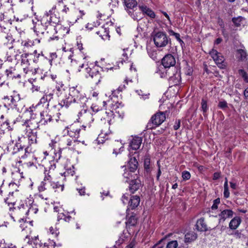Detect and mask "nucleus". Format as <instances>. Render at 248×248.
Returning a JSON list of instances; mask_svg holds the SVG:
<instances>
[{"instance_id":"nucleus-10","label":"nucleus","mask_w":248,"mask_h":248,"mask_svg":"<svg viewBox=\"0 0 248 248\" xmlns=\"http://www.w3.org/2000/svg\"><path fill=\"white\" fill-rule=\"evenodd\" d=\"M56 168V165L54 161L50 163V166L49 167L48 170H46L45 173V177L44 181L49 184L54 180V177L55 174V169Z\"/></svg>"},{"instance_id":"nucleus-3","label":"nucleus","mask_w":248,"mask_h":248,"mask_svg":"<svg viewBox=\"0 0 248 248\" xmlns=\"http://www.w3.org/2000/svg\"><path fill=\"white\" fill-rule=\"evenodd\" d=\"M87 65H85L82 64L79 66V71H81V68H83L84 67L85 72L89 74V77L92 79L93 81L95 84H98L102 78L101 74L100 72V68L98 66H93L92 68L87 66Z\"/></svg>"},{"instance_id":"nucleus-6","label":"nucleus","mask_w":248,"mask_h":248,"mask_svg":"<svg viewBox=\"0 0 248 248\" xmlns=\"http://www.w3.org/2000/svg\"><path fill=\"white\" fill-rule=\"evenodd\" d=\"M4 106L8 108V109L9 108L19 109L21 101L18 95L6 96L4 97Z\"/></svg>"},{"instance_id":"nucleus-9","label":"nucleus","mask_w":248,"mask_h":248,"mask_svg":"<svg viewBox=\"0 0 248 248\" xmlns=\"http://www.w3.org/2000/svg\"><path fill=\"white\" fill-rule=\"evenodd\" d=\"M210 55L218 67L221 69L225 67L224 58L221 53L218 52L216 50L212 49L210 52Z\"/></svg>"},{"instance_id":"nucleus-39","label":"nucleus","mask_w":248,"mask_h":248,"mask_svg":"<svg viewBox=\"0 0 248 248\" xmlns=\"http://www.w3.org/2000/svg\"><path fill=\"white\" fill-rule=\"evenodd\" d=\"M138 221V219L136 217L135 215H131L130 217L127 218V220L126 222V224L127 226H135Z\"/></svg>"},{"instance_id":"nucleus-57","label":"nucleus","mask_w":248,"mask_h":248,"mask_svg":"<svg viewBox=\"0 0 248 248\" xmlns=\"http://www.w3.org/2000/svg\"><path fill=\"white\" fill-rule=\"evenodd\" d=\"M174 36L175 37V38L177 39V40L181 44H183L184 42L180 38V35L179 33H176Z\"/></svg>"},{"instance_id":"nucleus-29","label":"nucleus","mask_w":248,"mask_h":248,"mask_svg":"<svg viewBox=\"0 0 248 248\" xmlns=\"http://www.w3.org/2000/svg\"><path fill=\"white\" fill-rule=\"evenodd\" d=\"M32 57V56L30 55L29 53H23L19 55V58L21 59V65H31V63L32 62L31 60Z\"/></svg>"},{"instance_id":"nucleus-32","label":"nucleus","mask_w":248,"mask_h":248,"mask_svg":"<svg viewBox=\"0 0 248 248\" xmlns=\"http://www.w3.org/2000/svg\"><path fill=\"white\" fill-rule=\"evenodd\" d=\"M197 237V234L194 232H189L185 234V242L186 243H190L196 240Z\"/></svg>"},{"instance_id":"nucleus-18","label":"nucleus","mask_w":248,"mask_h":248,"mask_svg":"<svg viewBox=\"0 0 248 248\" xmlns=\"http://www.w3.org/2000/svg\"><path fill=\"white\" fill-rule=\"evenodd\" d=\"M124 5L127 13H131L133 10L136 8L138 3L136 0H124Z\"/></svg>"},{"instance_id":"nucleus-33","label":"nucleus","mask_w":248,"mask_h":248,"mask_svg":"<svg viewBox=\"0 0 248 248\" xmlns=\"http://www.w3.org/2000/svg\"><path fill=\"white\" fill-rule=\"evenodd\" d=\"M14 194V192L13 191L10 192L7 197L4 199L5 203L7 204L9 206L11 205L13 207L16 204V200Z\"/></svg>"},{"instance_id":"nucleus-55","label":"nucleus","mask_w":248,"mask_h":248,"mask_svg":"<svg viewBox=\"0 0 248 248\" xmlns=\"http://www.w3.org/2000/svg\"><path fill=\"white\" fill-rule=\"evenodd\" d=\"M232 21L234 24L238 26L240 25V22L241 21V19L240 17L237 18L234 17L232 18Z\"/></svg>"},{"instance_id":"nucleus-21","label":"nucleus","mask_w":248,"mask_h":248,"mask_svg":"<svg viewBox=\"0 0 248 248\" xmlns=\"http://www.w3.org/2000/svg\"><path fill=\"white\" fill-rule=\"evenodd\" d=\"M19 58V55L13 54L7 52L6 56V60L4 64L8 66L9 62L12 63V65H16L17 63V59Z\"/></svg>"},{"instance_id":"nucleus-26","label":"nucleus","mask_w":248,"mask_h":248,"mask_svg":"<svg viewBox=\"0 0 248 248\" xmlns=\"http://www.w3.org/2000/svg\"><path fill=\"white\" fill-rule=\"evenodd\" d=\"M142 141V139L140 137L138 136L133 137L130 142V146L133 150H137L139 149Z\"/></svg>"},{"instance_id":"nucleus-4","label":"nucleus","mask_w":248,"mask_h":248,"mask_svg":"<svg viewBox=\"0 0 248 248\" xmlns=\"http://www.w3.org/2000/svg\"><path fill=\"white\" fill-rule=\"evenodd\" d=\"M166 119V115L163 112H159L154 115L147 124L148 129H152L160 125Z\"/></svg>"},{"instance_id":"nucleus-62","label":"nucleus","mask_w":248,"mask_h":248,"mask_svg":"<svg viewBox=\"0 0 248 248\" xmlns=\"http://www.w3.org/2000/svg\"><path fill=\"white\" fill-rule=\"evenodd\" d=\"M223 195H224V197L225 198H229V197L230 196V192H229V188L224 189Z\"/></svg>"},{"instance_id":"nucleus-22","label":"nucleus","mask_w":248,"mask_h":248,"mask_svg":"<svg viewBox=\"0 0 248 248\" xmlns=\"http://www.w3.org/2000/svg\"><path fill=\"white\" fill-rule=\"evenodd\" d=\"M40 116L41 119L39 122L43 124H46L53 120L52 116L49 111H43L41 112L40 113Z\"/></svg>"},{"instance_id":"nucleus-42","label":"nucleus","mask_w":248,"mask_h":248,"mask_svg":"<svg viewBox=\"0 0 248 248\" xmlns=\"http://www.w3.org/2000/svg\"><path fill=\"white\" fill-rule=\"evenodd\" d=\"M135 9L133 10L132 11H130L131 13H128V15L135 20H139L142 18V16L140 12H135Z\"/></svg>"},{"instance_id":"nucleus-1","label":"nucleus","mask_w":248,"mask_h":248,"mask_svg":"<svg viewBox=\"0 0 248 248\" xmlns=\"http://www.w3.org/2000/svg\"><path fill=\"white\" fill-rule=\"evenodd\" d=\"M87 98L80 94L77 95L76 97H74L72 94H69L67 97L62 100L59 104L62 107H65L66 108L81 107H84Z\"/></svg>"},{"instance_id":"nucleus-37","label":"nucleus","mask_w":248,"mask_h":248,"mask_svg":"<svg viewBox=\"0 0 248 248\" xmlns=\"http://www.w3.org/2000/svg\"><path fill=\"white\" fill-rule=\"evenodd\" d=\"M38 211L37 206L35 204H31L30 207L28 206L27 217L29 218V216L32 217L35 215Z\"/></svg>"},{"instance_id":"nucleus-25","label":"nucleus","mask_w":248,"mask_h":248,"mask_svg":"<svg viewBox=\"0 0 248 248\" xmlns=\"http://www.w3.org/2000/svg\"><path fill=\"white\" fill-rule=\"evenodd\" d=\"M138 7L140 10L142 12L143 15L145 14L151 18H155V14L151 9L143 4H140Z\"/></svg>"},{"instance_id":"nucleus-45","label":"nucleus","mask_w":248,"mask_h":248,"mask_svg":"<svg viewBox=\"0 0 248 248\" xmlns=\"http://www.w3.org/2000/svg\"><path fill=\"white\" fill-rule=\"evenodd\" d=\"M24 73L26 75H31L34 73L33 69L31 65H21Z\"/></svg>"},{"instance_id":"nucleus-23","label":"nucleus","mask_w":248,"mask_h":248,"mask_svg":"<svg viewBox=\"0 0 248 248\" xmlns=\"http://www.w3.org/2000/svg\"><path fill=\"white\" fill-rule=\"evenodd\" d=\"M141 186V181L139 179L132 180L129 183V189L131 193H135Z\"/></svg>"},{"instance_id":"nucleus-19","label":"nucleus","mask_w":248,"mask_h":248,"mask_svg":"<svg viewBox=\"0 0 248 248\" xmlns=\"http://www.w3.org/2000/svg\"><path fill=\"white\" fill-rule=\"evenodd\" d=\"M140 198L137 195L133 196L131 197L128 202V208L126 210V213L128 214V211L130 209L133 210L137 208L140 204Z\"/></svg>"},{"instance_id":"nucleus-60","label":"nucleus","mask_w":248,"mask_h":248,"mask_svg":"<svg viewBox=\"0 0 248 248\" xmlns=\"http://www.w3.org/2000/svg\"><path fill=\"white\" fill-rule=\"evenodd\" d=\"M128 195L124 194L123 196L122 199V201L123 203L124 204H126V203L128 201Z\"/></svg>"},{"instance_id":"nucleus-41","label":"nucleus","mask_w":248,"mask_h":248,"mask_svg":"<svg viewBox=\"0 0 248 248\" xmlns=\"http://www.w3.org/2000/svg\"><path fill=\"white\" fill-rule=\"evenodd\" d=\"M48 102V101L47 99L46 96L45 95H44L40 99L38 103H37L35 106H34V105H32V108H37V107H40L42 105H45V104H46V107L47 108L49 106V104Z\"/></svg>"},{"instance_id":"nucleus-38","label":"nucleus","mask_w":248,"mask_h":248,"mask_svg":"<svg viewBox=\"0 0 248 248\" xmlns=\"http://www.w3.org/2000/svg\"><path fill=\"white\" fill-rule=\"evenodd\" d=\"M128 163L130 171L134 172L137 169L138 166V162L136 157L131 158Z\"/></svg>"},{"instance_id":"nucleus-49","label":"nucleus","mask_w":248,"mask_h":248,"mask_svg":"<svg viewBox=\"0 0 248 248\" xmlns=\"http://www.w3.org/2000/svg\"><path fill=\"white\" fill-rule=\"evenodd\" d=\"M177 246L178 243L177 241H171L168 243L166 248H177Z\"/></svg>"},{"instance_id":"nucleus-43","label":"nucleus","mask_w":248,"mask_h":248,"mask_svg":"<svg viewBox=\"0 0 248 248\" xmlns=\"http://www.w3.org/2000/svg\"><path fill=\"white\" fill-rule=\"evenodd\" d=\"M38 189L40 192H42L45 190H49L50 189V187L49 186V184L43 181L39 186Z\"/></svg>"},{"instance_id":"nucleus-59","label":"nucleus","mask_w":248,"mask_h":248,"mask_svg":"<svg viewBox=\"0 0 248 248\" xmlns=\"http://www.w3.org/2000/svg\"><path fill=\"white\" fill-rule=\"evenodd\" d=\"M221 174L220 172H216L213 174V179L214 180H216L219 179L220 177Z\"/></svg>"},{"instance_id":"nucleus-7","label":"nucleus","mask_w":248,"mask_h":248,"mask_svg":"<svg viewBox=\"0 0 248 248\" xmlns=\"http://www.w3.org/2000/svg\"><path fill=\"white\" fill-rule=\"evenodd\" d=\"M65 148L75 151L80 147V141L77 140V138H70L68 136L63 138Z\"/></svg>"},{"instance_id":"nucleus-58","label":"nucleus","mask_w":248,"mask_h":248,"mask_svg":"<svg viewBox=\"0 0 248 248\" xmlns=\"http://www.w3.org/2000/svg\"><path fill=\"white\" fill-rule=\"evenodd\" d=\"M193 70L189 66L186 67V75L191 76L192 75Z\"/></svg>"},{"instance_id":"nucleus-44","label":"nucleus","mask_w":248,"mask_h":248,"mask_svg":"<svg viewBox=\"0 0 248 248\" xmlns=\"http://www.w3.org/2000/svg\"><path fill=\"white\" fill-rule=\"evenodd\" d=\"M122 169L124 171L123 175L124 177L126 179L125 182H127L128 180L132 178V172L130 171V170H127L125 166H123Z\"/></svg>"},{"instance_id":"nucleus-14","label":"nucleus","mask_w":248,"mask_h":248,"mask_svg":"<svg viewBox=\"0 0 248 248\" xmlns=\"http://www.w3.org/2000/svg\"><path fill=\"white\" fill-rule=\"evenodd\" d=\"M161 63L165 68L170 69V68L171 67L172 68L174 67V66L175 65L176 61L172 55L167 54L162 58Z\"/></svg>"},{"instance_id":"nucleus-8","label":"nucleus","mask_w":248,"mask_h":248,"mask_svg":"<svg viewBox=\"0 0 248 248\" xmlns=\"http://www.w3.org/2000/svg\"><path fill=\"white\" fill-rule=\"evenodd\" d=\"M81 126L78 123H75L66 127L67 135L70 138H78L81 131Z\"/></svg>"},{"instance_id":"nucleus-52","label":"nucleus","mask_w":248,"mask_h":248,"mask_svg":"<svg viewBox=\"0 0 248 248\" xmlns=\"http://www.w3.org/2000/svg\"><path fill=\"white\" fill-rule=\"evenodd\" d=\"M213 202L211 208L212 210H216L217 208V205L220 203V199L219 198L216 199Z\"/></svg>"},{"instance_id":"nucleus-34","label":"nucleus","mask_w":248,"mask_h":248,"mask_svg":"<svg viewBox=\"0 0 248 248\" xmlns=\"http://www.w3.org/2000/svg\"><path fill=\"white\" fill-rule=\"evenodd\" d=\"M167 69V68H165L164 66H160L158 67L156 73L158 74L161 78H167V76H170V71H171V69Z\"/></svg>"},{"instance_id":"nucleus-50","label":"nucleus","mask_w":248,"mask_h":248,"mask_svg":"<svg viewBox=\"0 0 248 248\" xmlns=\"http://www.w3.org/2000/svg\"><path fill=\"white\" fill-rule=\"evenodd\" d=\"M182 176L184 180H188L190 178L191 175L189 171L185 170L182 172Z\"/></svg>"},{"instance_id":"nucleus-48","label":"nucleus","mask_w":248,"mask_h":248,"mask_svg":"<svg viewBox=\"0 0 248 248\" xmlns=\"http://www.w3.org/2000/svg\"><path fill=\"white\" fill-rule=\"evenodd\" d=\"M29 54L32 56L31 60L33 62L37 63L38 62L40 54L38 53L36 50H34L32 53H29Z\"/></svg>"},{"instance_id":"nucleus-47","label":"nucleus","mask_w":248,"mask_h":248,"mask_svg":"<svg viewBox=\"0 0 248 248\" xmlns=\"http://www.w3.org/2000/svg\"><path fill=\"white\" fill-rule=\"evenodd\" d=\"M201 106L202 110L203 111V114L205 115L208 109V107L207 106V101L203 98L202 99Z\"/></svg>"},{"instance_id":"nucleus-12","label":"nucleus","mask_w":248,"mask_h":248,"mask_svg":"<svg viewBox=\"0 0 248 248\" xmlns=\"http://www.w3.org/2000/svg\"><path fill=\"white\" fill-rule=\"evenodd\" d=\"M55 9L56 6H53L51 10L45 14L44 18H45L49 23L57 24L60 22V17L57 16Z\"/></svg>"},{"instance_id":"nucleus-53","label":"nucleus","mask_w":248,"mask_h":248,"mask_svg":"<svg viewBox=\"0 0 248 248\" xmlns=\"http://www.w3.org/2000/svg\"><path fill=\"white\" fill-rule=\"evenodd\" d=\"M137 92L138 93V94L140 95H141L142 96V98L143 99H147V98H148L149 97V95L150 94L149 93H143L142 91L140 90V91H137Z\"/></svg>"},{"instance_id":"nucleus-16","label":"nucleus","mask_w":248,"mask_h":248,"mask_svg":"<svg viewBox=\"0 0 248 248\" xmlns=\"http://www.w3.org/2000/svg\"><path fill=\"white\" fill-rule=\"evenodd\" d=\"M233 215V212L231 209L220 210V212L218 214V223H223L224 221L228 218H232Z\"/></svg>"},{"instance_id":"nucleus-40","label":"nucleus","mask_w":248,"mask_h":248,"mask_svg":"<svg viewBox=\"0 0 248 248\" xmlns=\"http://www.w3.org/2000/svg\"><path fill=\"white\" fill-rule=\"evenodd\" d=\"M58 143L55 140H51V142L49 144V146L52 148V149H54L55 150L56 148L57 147ZM62 153V150L61 149H59V152L58 153H55V151H54V153L55 155V156L56 157H58V159H60L61 157V154Z\"/></svg>"},{"instance_id":"nucleus-24","label":"nucleus","mask_w":248,"mask_h":248,"mask_svg":"<svg viewBox=\"0 0 248 248\" xmlns=\"http://www.w3.org/2000/svg\"><path fill=\"white\" fill-rule=\"evenodd\" d=\"M24 148L25 149V154L24 155L21 156V158H24L27 156V154H29L31 152V149L29 146H26L24 144L22 145L21 143H17L16 144L14 150H15V152L17 151L20 152V150L23 151Z\"/></svg>"},{"instance_id":"nucleus-64","label":"nucleus","mask_w":248,"mask_h":248,"mask_svg":"<svg viewBox=\"0 0 248 248\" xmlns=\"http://www.w3.org/2000/svg\"><path fill=\"white\" fill-rule=\"evenodd\" d=\"M44 95L46 96L47 99L48 101V102H49L51 100V99L53 98V94L51 93H49L48 94L46 93Z\"/></svg>"},{"instance_id":"nucleus-5","label":"nucleus","mask_w":248,"mask_h":248,"mask_svg":"<svg viewBox=\"0 0 248 248\" xmlns=\"http://www.w3.org/2000/svg\"><path fill=\"white\" fill-rule=\"evenodd\" d=\"M154 41L157 47H164L168 44L169 41L170 42V40L169 39L166 33L159 31L154 35Z\"/></svg>"},{"instance_id":"nucleus-31","label":"nucleus","mask_w":248,"mask_h":248,"mask_svg":"<svg viewBox=\"0 0 248 248\" xmlns=\"http://www.w3.org/2000/svg\"><path fill=\"white\" fill-rule=\"evenodd\" d=\"M236 58L241 61H246L248 60V54L245 49H238L236 50Z\"/></svg>"},{"instance_id":"nucleus-30","label":"nucleus","mask_w":248,"mask_h":248,"mask_svg":"<svg viewBox=\"0 0 248 248\" xmlns=\"http://www.w3.org/2000/svg\"><path fill=\"white\" fill-rule=\"evenodd\" d=\"M46 30H48L47 31V33H50V34L51 33H56V34L57 33V31L54 26H52V25H50L49 26H47ZM59 39V37L58 35H53L52 36H51L50 35V36L49 37V39H48V41L50 42L51 41H53V40L58 41Z\"/></svg>"},{"instance_id":"nucleus-54","label":"nucleus","mask_w":248,"mask_h":248,"mask_svg":"<svg viewBox=\"0 0 248 248\" xmlns=\"http://www.w3.org/2000/svg\"><path fill=\"white\" fill-rule=\"evenodd\" d=\"M181 124V121L180 120H176L174 124L173 125V129L175 130L178 129L180 128Z\"/></svg>"},{"instance_id":"nucleus-63","label":"nucleus","mask_w":248,"mask_h":248,"mask_svg":"<svg viewBox=\"0 0 248 248\" xmlns=\"http://www.w3.org/2000/svg\"><path fill=\"white\" fill-rule=\"evenodd\" d=\"M32 90L33 92H34V91L38 92V91H40L41 88H40V86L33 84L32 85Z\"/></svg>"},{"instance_id":"nucleus-61","label":"nucleus","mask_w":248,"mask_h":248,"mask_svg":"<svg viewBox=\"0 0 248 248\" xmlns=\"http://www.w3.org/2000/svg\"><path fill=\"white\" fill-rule=\"evenodd\" d=\"M49 184V186L50 188H52L53 189H57V183H55L53 181L50 182Z\"/></svg>"},{"instance_id":"nucleus-15","label":"nucleus","mask_w":248,"mask_h":248,"mask_svg":"<svg viewBox=\"0 0 248 248\" xmlns=\"http://www.w3.org/2000/svg\"><path fill=\"white\" fill-rule=\"evenodd\" d=\"M170 70L173 73L172 75L170 73V81L174 85L179 84L181 79L180 70L176 67L172 68Z\"/></svg>"},{"instance_id":"nucleus-27","label":"nucleus","mask_w":248,"mask_h":248,"mask_svg":"<svg viewBox=\"0 0 248 248\" xmlns=\"http://www.w3.org/2000/svg\"><path fill=\"white\" fill-rule=\"evenodd\" d=\"M242 219L240 217L236 216L230 221L229 227L231 230H236L240 225Z\"/></svg>"},{"instance_id":"nucleus-17","label":"nucleus","mask_w":248,"mask_h":248,"mask_svg":"<svg viewBox=\"0 0 248 248\" xmlns=\"http://www.w3.org/2000/svg\"><path fill=\"white\" fill-rule=\"evenodd\" d=\"M95 33L98 35L103 40H109L110 35H109V31L104 26L101 27L99 29H95Z\"/></svg>"},{"instance_id":"nucleus-13","label":"nucleus","mask_w":248,"mask_h":248,"mask_svg":"<svg viewBox=\"0 0 248 248\" xmlns=\"http://www.w3.org/2000/svg\"><path fill=\"white\" fill-rule=\"evenodd\" d=\"M22 126L26 128L27 132H32L39 128V125L37 120L34 119H31L25 121L22 124Z\"/></svg>"},{"instance_id":"nucleus-36","label":"nucleus","mask_w":248,"mask_h":248,"mask_svg":"<svg viewBox=\"0 0 248 248\" xmlns=\"http://www.w3.org/2000/svg\"><path fill=\"white\" fill-rule=\"evenodd\" d=\"M31 135H29L28 138L24 137L21 141L25 142L28 141L30 144L37 142V132H30Z\"/></svg>"},{"instance_id":"nucleus-28","label":"nucleus","mask_w":248,"mask_h":248,"mask_svg":"<svg viewBox=\"0 0 248 248\" xmlns=\"http://www.w3.org/2000/svg\"><path fill=\"white\" fill-rule=\"evenodd\" d=\"M196 228L200 232H206L208 230L207 225L204 221L203 217H201L197 220Z\"/></svg>"},{"instance_id":"nucleus-2","label":"nucleus","mask_w":248,"mask_h":248,"mask_svg":"<svg viewBox=\"0 0 248 248\" xmlns=\"http://www.w3.org/2000/svg\"><path fill=\"white\" fill-rule=\"evenodd\" d=\"M92 111H94V110L90 109H87L83 108L78 114V122L83 123L84 124L82 125V127L85 130V128L88 126L90 127L91 126V124L93 121L94 118H93V113Z\"/></svg>"},{"instance_id":"nucleus-51","label":"nucleus","mask_w":248,"mask_h":248,"mask_svg":"<svg viewBox=\"0 0 248 248\" xmlns=\"http://www.w3.org/2000/svg\"><path fill=\"white\" fill-rule=\"evenodd\" d=\"M218 107L221 109L226 108L228 107L227 103L226 101H219Z\"/></svg>"},{"instance_id":"nucleus-46","label":"nucleus","mask_w":248,"mask_h":248,"mask_svg":"<svg viewBox=\"0 0 248 248\" xmlns=\"http://www.w3.org/2000/svg\"><path fill=\"white\" fill-rule=\"evenodd\" d=\"M238 74L244 79V80L248 83V74L244 69H239Z\"/></svg>"},{"instance_id":"nucleus-20","label":"nucleus","mask_w":248,"mask_h":248,"mask_svg":"<svg viewBox=\"0 0 248 248\" xmlns=\"http://www.w3.org/2000/svg\"><path fill=\"white\" fill-rule=\"evenodd\" d=\"M15 66V65H12L10 66L9 68L6 69L5 71V73L7 77L9 79H13L16 78H20L21 77L20 74L16 73V69Z\"/></svg>"},{"instance_id":"nucleus-56","label":"nucleus","mask_w":248,"mask_h":248,"mask_svg":"<svg viewBox=\"0 0 248 248\" xmlns=\"http://www.w3.org/2000/svg\"><path fill=\"white\" fill-rule=\"evenodd\" d=\"M75 172H74V170H66L65 171L64 173H63V175L65 177L66 176H73Z\"/></svg>"},{"instance_id":"nucleus-11","label":"nucleus","mask_w":248,"mask_h":248,"mask_svg":"<svg viewBox=\"0 0 248 248\" xmlns=\"http://www.w3.org/2000/svg\"><path fill=\"white\" fill-rule=\"evenodd\" d=\"M9 210L14 212L15 214L17 216L27 217L28 205L27 204L21 203L16 207L10 206Z\"/></svg>"},{"instance_id":"nucleus-35","label":"nucleus","mask_w":248,"mask_h":248,"mask_svg":"<svg viewBox=\"0 0 248 248\" xmlns=\"http://www.w3.org/2000/svg\"><path fill=\"white\" fill-rule=\"evenodd\" d=\"M151 158L149 155H146L144 160V169L146 173H149L151 171Z\"/></svg>"}]
</instances>
